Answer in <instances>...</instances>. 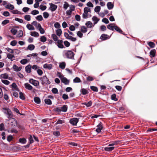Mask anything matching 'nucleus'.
I'll list each match as a JSON object with an SVG mask.
<instances>
[{
    "mask_svg": "<svg viewBox=\"0 0 157 157\" xmlns=\"http://www.w3.org/2000/svg\"><path fill=\"white\" fill-rule=\"evenodd\" d=\"M11 33H12L13 35H15L16 34L17 32V30L14 29H13L10 30Z\"/></svg>",
    "mask_w": 157,
    "mask_h": 157,
    "instance_id": "obj_61",
    "label": "nucleus"
},
{
    "mask_svg": "<svg viewBox=\"0 0 157 157\" xmlns=\"http://www.w3.org/2000/svg\"><path fill=\"white\" fill-rule=\"evenodd\" d=\"M52 91L54 94H58V89L56 88H52Z\"/></svg>",
    "mask_w": 157,
    "mask_h": 157,
    "instance_id": "obj_50",
    "label": "nucleus"
},
{
    "mask_svg": "<svg viewBox=\"0 0 157 157\" xmlns=\"http://www.w3.org/2000/svg\"><path fill=\"white\" fill-rule=\"evenodd\" d=\"M40 79L42 85H44L45 84L49 85L51 83V82L46 76H44L40 77Z\"/></svg>",
    "mask_w": 157,
    "mask_h": 157,
    "instance_id": "obj_2",
    "label": "nucleus"
},
{
    "mask_svg": "<svg viewBox=\"0 0 157 157\" xmlns=\"http://www.w3.org/2000/svg\"><path fill=\"white\" fill-rule=\"evenodd\" d=\"M156 53V50L155 49L151 50L150 52V54L151 57H154L155 56Z\"/></svg>",
    "mask_w": 157,
    "mask_h": 157,
    "instance_id": "obj_24",
    "label": "nucleus"
},
{
    "mask_svg": "<svg viewBox=\"0 0 157 157\" xmlns=\"http://www.w3.org/2000/svg\"><path fill=\"white\" fill-rule=\"evenodd\" d=\"M28 62V61L27 59H23L22 60H21L20 61V63L22 64H26Z\"/></svg>",
    "mask_w": 157,
    "mask_h": 157,
    "instance_id": "obj_52",
    "label": "nucleus"
},
{
    "mask_svg": "<svg viewBox=\"0 0 157 157\" xmlns=\"http://www.w3.org/2000/svg\"><path fill=\"white\" fill-rule=\"evenodd\" d=\"M43 17L44 18H47L49 16V14L47 12H45L43 13Z\"/></svg>",
    "mask_w": 157,
    "mask_h": 157,
    "instance_id": "obj_55",
    "label": "nucleus"
},
{
    "mask_svg": "<svg viewBox=\"0 0 157 157\" xmlns=\"http://www.w3.org/2000/svg\"><path fill=\"white\" fill-rule=\"evenodd\" d=\"M0 77L2 78L7 79H8V75L7 74L5 73L1 75Z\"/></svg>",
    "mask_w": 157,
    "mask_h": 157,
    "instance_id": "obj_44",
    "label": "nucleus"
},
{
    "mask_svg": "<svg viewBox=\"0 0 157 157\" xmlns=\"http://www.w3.org/2000/svg\"><path fill=\"white\" fill-rule=\"evenodd\" d=\"M23 34V33L22 31L21 30L18 32V33L17 35V36L18 37L20 38L21 37Z\"/></svg>",
    "mask_w": 157,
    "mask_h": 157,
    "instance_id": "obj_34",
    "label": "nucleus"
},
{
    "mask_svg": "<svg viewBox=\"0 0 157 157\" xmlns=\"http://www.w3.org/2000/svg\"><path fill=\"white\" fill-rule=\"evenodd\" d=\"M1 81L3 83L6 85H8L10 83V82L6 80L2 79Z\"/></svg>",
    "mask_w": 157,
    "mask_h": 157,
    "instance_id": "obj_51",
    "label": "nucleus"
},
{
    "mask_svg": "<svg viewBox=\"0 0 157 157\" xmlns=\"http://www.w3.org/2000/svg\"><path fill=\"white\" fill-rule=\"evenodd\" d=\"M148 45L151 48H153L155 47V44L152 42H150L148 44Z\"/></svg>",
    "mask_w": 157,
    "mask_h": 157,
    "instance_id": "obj_59",
    "label": "nucleus"
},
{
    "mask_svg": "<svg viewBox=\"0 0 157 157\" xmlns=\"http://www.w3.org/2000/svg\"><path fill=\"white\" fill-rule=\"evenodd\" d=\"M91 10L89 8L85 7L84 9V13L82 14V17L84 19H86L91 17Z\"/></svg>",
    "mask_w": 157,
    "mask_h": 157,
    "instance_id": "obj_1",
    "label": "nucleus"
},
{
    "mask_svg": "<svg viewBox=\"0 0 157 157\" xmlns=\"http://www.w3.org/2000/svg\"><path fill=\"white\" fill-rule=\"evenodd\" d=\"M31 66L30 64L26 66L25 67L26 72L28 73H30L31 71Z\"/></svg>",
    "mask_w": 157,
    "mask_h": 157,
    "instance_id": "obj_14",
    "label": "nucleus"
},
{
    "mask_svg": "<svg viewBox=\"0 0 157 157\" xmlns=\"http://www.w3.org/2000/svg\"><path fill=\"white\" fill-rule=\"evenodd\" d=\"M7 117L8 118L10 119H11L13 117V114L11 111H10V112L8 113L7 114Z\"/></svg>",
    "mask_w": 157,
    "mask_h": 157,
    "instance_id": "obj_54",
    "label": "nucleus"
},
{
    "mask_svg": "<svg viewBox=\"0 0 157 157\" xmlns=\"http://www.w3.org/2000/svg\"><path fill=\"white\" fill-rule=\"evenodd\" d=\"M52 37L55 41H57L58 40V38L56 35L55 34H52Z\"/></svg>",
    "mask_w": 157,
    "mask_h": 157,
    "instance_id": "obj_42",
    "label": "nucleus"
},
{
    "mask_svg": "<svg viewBox=\"0 0 157 157\" xmlns=\"http://www.w3.org/2000/svg\"><path fill=\"white\" fill-rule=\"evenodd\" d=\"M61 108V111L66 112L67 109V105H64Z\"/></svg>",
    "mask_w": 157,
    "mask_h": 157,
    "instance_id": "obj_22",
    "label": "nucleus"
},
{
    "mask_svg": "<svg viewBox=\"0 0 157 157\" xmlns=\"http://www.w3.org/2000/svg\"><path fill=\"white\" fill-rule=\"evenodd\" d=\"M12 90H13L19 91V89L17 87V86L16 84L15 83H13L11 85Z\"/></svg>",
    "mask_w": 157,
    "mask_h": 157,
    "instance_id": "obj_20",
    "label": "nucleus"
},
{
    "mask_svg": "<svg viewBox=\"0 0 157 157\" xmlns=\"http://www.w3.org/2000/svg\"><path fill=\"white\" fill-rule=\"evenodd\" d=\"M26 27L29 30H34L35 29L33 25H31L29 24H27L26 25Z\"/></svg>",
    "mask_w": 157,
    "mask_h": 157,
    "instance_id": "obj_19",
    "label": "nucleus"
},
{
    "mask_svg": "<svg viewBox=\"0 0 157 157\" xmlns=\"http://www.w3.org/2000/svg\"><path fill=\"white\" fill-rule=\"evenodd\" d=\"M107 6L109 10H111L114 7V5L111 2H108L107 4Z\"/></svg>",
    "mask_w": 157,
    "mask_h": 157,
    "instance_id": "obj_17",
    "label": "nucleus"
},
{
    "mask_svg": "<svg viewBox=\"0 0 157 157\" xmlns=\"http://www.w3.org/2000/svg\"><path fill=\"white\" fill-rule=\"evenodd\" d=\"M85 25L88 28H90L93 26L92 23L90 21H87L85 24Z\"/></svg>",
    "mask_w": 157,
    "mask_h": 157,
    "instance_id": "obj_35",
    "label": "nucleus"
},
{
    "mask_svg": "<svg viewBox=\"0 0 157 157\" xmlns=\"http://www.w3.org/2000/svg\"><path fill=\"white\" fill-rule=\"evenodd\" d=\"M24 18L26 20L29 21L31 20V16L29 15H26L25 16Z\"/></svg>",
    "mask_w": 157,
    "mask_h": 157,
    "instance_id": "obj_48",
    "label": "nucleus"
},
{
    "mask_svg": "<svg viewBox=\"0 0 157 157\" xmlns=\"http://www.w3.org/2000/svg\"><path fill=\"white\" fill-rule=\"evenodd\" d=\"M50 6L49 9L52 12H53L56 10L57 8V6L52 3H49Z\"/></svg>",
    "mask_w": 157,
    "mask_h": 157,
    "instance_id": "obj_6",
    "label": "nucleus"
},
{
    "mask_svg": "<svg viewBox=\"0 0 157 157\" xmlns=\"http://www.w3.org/2000/svg\"><path fill=\"white\" fill-rule=\"evenodd\" d=\"M46 38L45 36H42L40 38V41L42 42H44L46 41Z\"/></svg>",
    "mask_w": 157,
    "mask_h": 157,
    "instance_id": "obj_53",
    "label": "nucleus"
},
{
    "mask_svg": "<svg viewBox=\"0 0 157 157\" xmlns=\"http://www.w3.org/2000/svg\"><path fill=\"white\" fill-rule=\"evenodd\" d=\"M57 76L60 78L61 80L64 77L63 75L59 72H57Z\"/></svg>",
    "mask_w": 157,
    "mask_h": 157,
    "instance_id": "obj_40",
    "label": "nucleus"
},
{
    "mask_svg": "<svg viewBox=\"0 0 157 157\" xmlns=\"http://www.w3.org/2000/svg\"><path fill=\"white\" fill-rule=\"evenodd\" d=\"M36 19L39 21H41L43 20V18L41 15H39L36 17Z\"/></svg>",
    "mask_w": 157,
    "mask_h": 157,
    "instance_id": "obj_49",
    "label": "nucleus"
},
{
    "mask_svg": "<svg viewBox=\"0 0 157 157\" xmlns=\"http://www.w3.org/2000/svg\"><path fill=\"white\" fill-rule=\"evenodd\" d=\"M10 110L9 108H4L2 109V111L6 114H7L10 112Z\"/></svg>",
    "mask_w": 157,
    "mask_h": 157,
    "instance_id": "obj_27",
    "label": "nucleus"
},
{
    "mask_svg": "<svg viewBox=\"0 0 157 157\" xmlns=\"http://www.w3.org/2000/svg\"><path fill=\"white\" fill-rule=\"evenodd\" d=\"M100 39L103 40H105L108 39V36L104 34H102L100 37Z\"/></svg>",
    "mask_w": 157,
    "mask_h": 157,
    "instance_id": "obj_25",
    "label": "nucleus"
},
{
    "mask_svg": "<svg viewBox=\"0 0 157 157\" xmlns=\"http://www.w3.org/2000/svg\"><path fill=\"white\" fill-rule=\"evenodd\" d=\"M10 21L7 19L5 20L2 22V25L3 26L9 23Z\"/></svg>",
    "mask_w": 157,
    "mask_h": 157,
    "instance_id": "obj_47",
    "label": "nucleus"
},
{
    "mask_svg": "<svg viewBox=\"0 0 157 157\" xmlns=\"http://www.w3.org/2000/svg\"><path fill=\"white\" fill-rule=\"evenodd\" d=\"M90 89L95 92L98 91V89L97 87L93 86H90Z\"/></svg>",
    "mask_w": 157,
    "mask_h": 157,
    "instance_id": "obj_56",
    "label": "nucleus"
},
{
    "mask_svg": "<svg viewBox=\"0 0 157 157\" xmlns=\"http://www.w3.org/2000/svg\"><path fill=\"white\" fill-rule=\"evenodd\" d=\"M19 98L20 99L22 100H25V96L24 94L21 92L19 93Z\"/></svg>",
    "mask_w": 157,
    "mask_h": 157,
    "instance_id": "obj_41",
    "label": "nucleus"
},
{
    "mask_svg": "<svg viewBox=\"0 0 157 157\" xmlns=\"http://www.w3.org/2000/svg\"><path fill=\"white\" fill-rule=\"evenodd\" d=\"M81 31L83 33H85L87 31V29L85 26H82L81 27Z\"/></svg>",
    "mask_w": 157,
    "mask_h": 157,
    "instance_id": "obj_31",
    "label": "nucleus"
},
{
    "mask_svg": "<svg viewBox=\"0 0 157 157\" xmlns=\"http://www.w3.org/2000/svg\"><path fill=\"white\" fill-rule=\"evenodd\" d=\"M64 53L67 58L74 59V54L71 51H65L64 52Z\"/></svg>",
    "mask_w": 157,
    "mask_h": 157,
    "instance_id": "obj_3",
    "label": "nucleus"
},
{
    "mask_svg": "<svg viewBox=\"0 0 157 157\" xmlns=\"http://www.w3.org/2000/svg\"><path fill=\"white\" fill-rule=\"evenodd\" d=\"M97 128L96 130V131L98 132H100L101 130L102 129V123L101 122L97 126Z\"/></svg>",
    "mask_w": 157,
    "mask_h": 157,
    "instance_id": "obj_9",
    "label": "nucleus"
},
{
    "mask_svg": "<svg viewBox=\"0 0 157 157\" xmlns=\"http://www.w3.org/2000/svg\"><path fill=\"white\" fill-rule=\"evenodd\" d=\"M115 26V25L114 24L111 23L108 25L107 26V27L108 29L113 31L114 29V26Z\"/></svg>",
    "mask_w": 157,
    "mask_h": 157,
    "instance_id": "obj_21",
    "label": "nucleus"
},
{
    "mask_svg": "<svg viewBox=\"0 0 157 157\" xmlns=\"http://www.w3.org/2000/svg\"><path fill=\"white\" fill-rule=\"evenodd\" d=\"M39 11L36 10H33L31 12V14L33 15H36L39 14Z\"/></svg>",
    "mask_w": 157,
    "mask_h": 157,
    "instance_id": "obj_62",
    "label": "nucleus"
},
{
    "mask_svg": "<svg viewBox=\"0 0 157 157\" xmlns=\"http://www.w3.org/2000/svg\"><path fill=\"white\" fill-rule=\"evenodd\" d=\"M44 102L47 105H51L52 104V101L49 98L45 99L44 100Z\"/></svg>",
    "mask_w": 157,
    "mask_h": 157,
    "instance_id": "obj_36",
    "label": "nucleus"
},
{
    "mask_svg": "<svg viewBox=\"0 0 157 157\" xmlns=\"http://www.w3.org/2000/svg\"><path fill=\"white\" fill-rule=\"evenodd\" d=\"M61 80V81L65 85H68L69 83V80L64 77Z\"/></svg>",
    "mask_w": 157,
    "mask_h": 157,
    "instance_id": "obj_13",
    "label": "nucleus"
},
{
    "mask_svg": "<svg viewBox=\"0 0 157 157\" xmlns=\"http://www.w3.org/2000/svg\"><path fill=\"white\" fill-rule=\"evenodd\" d=\"M43 67L44 68L47 69L48 70H50L52 68V65L51 64H45L43 65Z\"/></svg>",
    "mask_w": 157,
    "mask_h": 157,
    "instance_id": "obj_12",
    "label": "nucleus"
},
{
    "mask_svg": "<svg viewBox=\"0 0 157 157\" xmlns=\"http://www.w3.org/2000/svg\"><path fill=\"white\" fill-rule=\"evenodd\" d=\"M19 142L23 144H25L26 142V140L24 138H20L19 140Z\"/></svg>",
    "mask_w": 157,
    "mask_h": 157,
    "instance_id": "obj_29",
    "label": "nucleus"
},
{
    "mask_svg": "<svg viewBox=\"0 0 157 157\" xmlns=\"http://www.w3.org/2000/svg\"><path fill=\"white\" fill-rule=\"evenodd\" d=\"M80 91L81 93L83 95H86L88 93L87 90L84 88L81 89Z\"/></svg>",
    "mask_w": 157,
    "mask_h": 157,
    "instance_id": "obj_32",
    "label": "nucleus"
},
{
    "mask_svg": "<svg viewBox=\"0 0 157 157\" xmlns=\"http://www.w3.org/2000/svg\"><path fill=\"white\" fill-rule=\"evenodd\" d=\"M63 41L62 40H58L57 41V46L60 48H64V46L63 44Z\"/></svg>",
    "mask_w": 157,
    "mask_h": 157,
    "instance_id": "obj_8",
    "label": "nucleus"
},
{
    "mask_svg": "<svg viewBox=\"0 0 157 157\" xmlns=\"http://www.w3.org/2000/svg\"><path fill=\"white\" fill-rule=\"evenodd\" d=\"M92 20L94 21V25H93V26H94L95 24L98 23L100 19L97 17L94 16L92 18Z\"/></svg>",
    "mask_w": 157,
    "mask_h": 157,
    "instance_id": "obj_10",
    "label": "nucleus"
},
{
    "mask_svg": "<svg viewBox=\"0 0 157 157\" xmlns=\"http://www.w3.org/2000/svg\"><path fill=\"white\" fill-rule=\"evenodd\" d=\"M54 27L56 29H59L60 27V25L58 22H56L54 25Z\"/></svg>",
    "mask_w": 157,
    "mask_h": 157,
    "instance_id": "obj_60",
    "label": "nucleus"
},
{
    "mask_svg": "<svg viewBox=\"0 0 157 157\" xmlns=\"http://www.w3.org/2000/svg\"><path fill=\"white\" fill-rule=\"evenodd\" d=\"M30 34L32 36L35 37H37L39 36L38 33L36 31L30 32Z\"/></svg>",
    "mask_w": 157,
    "mask_h": 157,
    "instance_id": "obj_15",
    "label": "nucleus"
},
{
    "mask_svg": "<svg viewBox=\"0 0 157 157\" xmlns=\"http://www.w3.org/2000/svg\"><path fill=\"white\" fill-rule=\"evenodd\" d=\"M37 72L38 75L40 76H41L43 73L42 71L39 69H38V70H37Z\"/></svg>",
    "mask_w": 157,
    "mask_h": 157,
    "instance_id": "obj_64",
    "label": "nucleus"
},
{
    "mask_svg": "<svg viewBox=\"0 0 157 157\" xmlns=\"http://www.w3.org/2000/svg\"><path fill=\"white\" fill-rule=\"evenodd\" d=\"M114 148V147H106L105 148V150L106 151H110L113 150Z\"/></svg>",
    "mask_w": 157,
    "mask_h": 157,
    "instance_id": "obj_33",
    "label": "nucleus"
},
{
    "mask_svg": "<svg viewBox=\"0 0 157 157\" xmlns=\"http://www.w3.org/2000/svg\"><path fill=\"white\" fill-rule=\"evenodd\" d=\"M2 14L5 17H8L10 16V14L8 11H6L3 12Z\"/></svg>",
    "mask_w": 157,
    "mask_h": 157,
    "instance_id": "obj_63",
    "label": "nucleus"
},
{
    "mask_svg": "<svg viewBox=\"0 0 157 157\" xmlns=\"http://www.w3.org/2000/svg\"><path fill=\"white\" fill-rule=\"evenodd\" d=\"M29 82L35 86H38L39 85V82L38 81L33 79L32 78L30 79Z\"/></svg>",
    "mask_w": 157,
    "mask_h": 157,
    "instance_id": "obj_4",
    "label": "nucleus"
},
{
    "mask_svg": "<svg viewBox=\"0 0 157 157\" xmlns=\"http://www.w3.org/2000/svg\"><path fill=\"white\" fill-rule=\"evenodd\" d=\"M79 119L76 118H74L70 119L69 122L73 125L75 126L78 122Z\"/></svg>",
    "mask_w": 157,
    "mask_h": 157,
    "instance_id": "obj_5",
    "label": "nucleus"
},
{
    "mask_svg": "<svg viewBox=\"0 0 157 157\" xmlns=\"http://www.w3.org/2000/svg\"><path fill=\"white\" fill-rule=\"evenodd\" d=\"M56 32L57 36H60L62 33V31L61 29H58L56 30Z\"/></svg>",
    "mask_w": 157,
    "mask_h": 157,
    "instance_id": "obj_37",
    "label": "nucleus"
},
{
    "mask_svg": "<svg viewBox=\"0 0 157 157\" xmlns=\"http://www.w3.org/2000/svg\"><path fill=\"white\" fill-rule=\"evenodd\" d=\"M69 6V5L68 4V3L67 2H65L63 6V8L64 9V10H66Z\"/></svg>",
    "mask_w": 157,
    "mask_h": 157,
    "instance_id": "obj_43",
    "label": "nucleus"
},
{
    "mask_svg": "<svg viewBox=\"0 0 157 157\" xmlns=\"http://www.w3.org/2000/svg\"><path fill=\"white\" fill-rule=\"evenodd\" d=\"M24 86L26 89L29 90H32L33 88V86L28 83H25Z\"/></svg>",
    "mask_w": 157,
    "mask_h": 157,
    "instance_id": "obj_7",
    "label": "nucleus"
},
{
    "mask_svg": "<svg viewBox=\"0 0 157 157\" xmlns=\"http://www.w3.org/2000/svg\"><path fill=\"white\" fill-rule=\"evenodd\" d=\"M82 104L83 105H85L87 107H90L91 106L92 104V102L91 101H90L88 102H85L83 103Z\"/></svg>",
    "mask_w": 157,
    "mask_h": 157,
    "instance_id": "obj_28",
    "label": "nucleus"
},
{
    "mask_svg": "<svg viewBox=\"0 0 157 157\" xmlns=\"http://www.w3.org/2000/svg\"><path fill=\"white\" fill-rule=\"evenodd\" d=\"M111 99L116 101H117L118 99L116 98V95L115 94H114L112 95Z\"/></svg>",
    "mask_w": 157,
    "mask_h": 157,
    "instance_id": "obj_58",
    "label": "nucleus"
},
{
    "mask_svg": "<svg viewBox=\"0 0 157 157\" xmlns=\"http://www.w3.org/2000/svg\"><path fill=\"white\" fill-rule=\"evenodd\" d=\"M53 110L55 112L57 113H59L61 112L60 107L55 108Z\"/></svg>",
    "mask_w": 157,
    "mask_h": 157,
    "instance_id": "obj_46",
    "label": "nucleus"
},
{
    "mask_svg": "<svg viewBox=\"0 0 157 157\" xmlns=\"http://www.w3.org/2000/svg\"><path fill=\"white\" fill-rule=\"evenodd\" d=\"M11 12L13 14H21V13L17 10H13Z\"/></svg>",
    "mask_w": 157,
    "mask_h": 157,
    "instance_id": "obj_39",
    "label": "nucleus"
},
{
    "mask_svg": "<svg viewBox=\"0 0 157 157\" xmlns=\"http://www.w3.org/2000/svg\"><path fill=\"white\" fill-rule=\"evenodd\" d=\"M81 82V81L80 78L78 77H76L73 79V82L74 83L80 82Z\"/></svg>",
    "mask_w": 157,
    "mask_h": 157,
    "instance_id": "obj_38",
    "label": "nucleus"
},
{
    "mask_svg": "<svg viewBox=\"0 0 157 157\" xmlns=\"http://www.w3.org/2000/svg\"><path fill=\"white\" fill-rule=\"evenodd\" d=\"M101 7L100 6H97L94 9V11L96 12L99 13Z\"/></svg>",
    "mask_w": 157,
    "mask_h": 157,
    "instance_id": "obj_57",
    "label": "nucleus"
},
{
    "mask_svg": "<svg viewBox=\"0 0 157 157\" xmlns=\"http://www.w3.org/2000/svg\"><path fill=\"white\" fill-rule=\"evenodd\" d=\"M35 48V46L33 44H30L28 46L27 49L30 51H32Z\"/></svg>",
    "mask_w": 157,
    "mask_h": 157,
    "instance_id": "obj_26",
    "label": "nucleus"
},
{
    "mask_svg": "<svg viewBox=\"0 0 157 157\" xmlns=\"http://www.w3.org/2000/svg\"><path fill=\"white\" fill-rule=\"evenodd\" d=\"M5 7L7 9H9L10 10H13L14 9V7L13 5L11 4L10 3H9L8 4L6 5Z\"/></svg>",
    "mask_w": 157,
    "mask_h": 157,
    "instance_id": "obj_18",
    "label": "nucleus"
},
{
    "mask_svg": "<svg viewBox=\"0 0 157 157\" xmlns=\"http://www.w3.org/2000/svg\"><path fill=\"white\" fill-rule=\"evenodd\" d=\"M114 29L115 30H116L119 33L124 34V33L122 32L121 29L117 25H115L114 26Z\"/></svg>",
    "mask_w": 157,
    "mask_h": 157,
    "instance_id": "obj_16",
    "label": "nucleus"
},
{
    "mask_svg": "<svg viewBox=\"0 0 157 157\" xmlns=\"http://www.w3.org/2000/svg\"><path fill=\"white\" fill-rule=\"evenodd\" d=\"M13 68L14 70L17 72L20 71L22 69L21 67H18L15 64L13 65Z\"/></svg>",
    "mask_w": 157,
    "mask_h": 157,
    "instance_id": "obj_11",
    "label": "nucleus"
},
{
    "mask_svg": "<svg viewBox=\"0 0 157 157\" xmlns=\"http://www.w3.org/2000/svg\"><path fill=\"white\" fill-rule=\"evenodd\" d=\"M120 142V141L117 140L113 142L111 144L109 145V146L116 145Z\"/></svg>",
    "mask_w": 157,
    "mask_h": 157,
    "instance_id": "obj_45",
    "label": "nucleus"
},
{
    "mask_svg": "<svg viewBox=\"0 0 157 157\" xmlns=\"http://www.w3.org/2000/svg\"><path fill=\"white\" fill-rule=\"evenodd\" d=\"M66 63L64 62H62L59 63V67L62 69L65 68Z\"/></svg>",
    "mask_w": 157,
    "mask_h": 157,
    "instance_id": "obj_23",
    "label": "nucleus"
},
{
    "mask_svg": "<svg viewBox=\"0 0 157 157\" xmlns=\"http://www.w3.org/2000/svg\"><path fill=\"white\" fill-rule=\"evenodd\" d=\"M34 101L37 104H39L40 103V99L38 97H35L34 98Z\"/></svg>",
    "mask_w": 157,
    "mask_h": 157,
    "instance_id": "obj_30",
    "label": "nucleus"
}]
</instances>
